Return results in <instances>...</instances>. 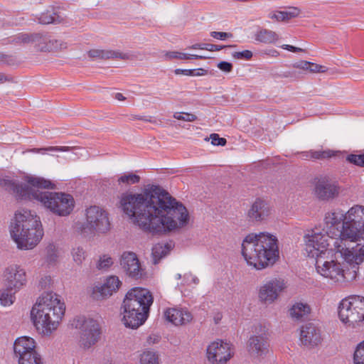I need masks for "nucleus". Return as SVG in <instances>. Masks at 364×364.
<instances>
[{"instance_id": "f257e3e1", "label": "nucleus", "mask_w": 364, "mask_h": 364, "mask_svg": "<svg viewBox=\"0 0 364 364\" xmlns=\"http://www.w3.org/2000/svg\"><path fill=\"white\" fill-rule=\"evenodd\" d=\"M120 206L134 225L153 235L178 230L190 220L186 206L159 186L152 185L140 193H122Z\"/></svg>"}, {"instance_id": "f03ea898", "label": "nucleus", "mask_w": 364, "mask_h": 364, "mask_svg": "<svg viewBox=\"0 0 364 364\" xmlns=\"http://www.w3.org/2000/svg\"><path fill=\"white\" fill-rule=\"evenodd\" d=\"M242 255L257 269L272 265L279 259L278 240L267 232L249 234L243 240Z\"/></svg>"}, {"instance_id": "7ed1b4c3", "label": "nucleus", "mask_w": 364, "mask_h": 364, "mask_svg": "<svg viewBox=\"0 0 364 364\" xmlns=\"http://www.w3.org/2000/svg\"><path fill=\"white\" fill-rule=\"evenodd\" d=\"M346 213L343 237L357 244L350 249L337 245V242L334 245L347 263L360 264L364 261V206L355 205Z\"/></svg>"}, {"instance_id": "20e7f679", "label": "nucleus", "mask_w": 364, "mask_h": 364, "mask_svg": "<svg viewBox=\"0 0 364 364\" xmlns=\"http://www.w3.org/2000/svg\"><path fill=\"white\" fill-rule=\"evenodd\" d=\"M153 301V296L148 289L140 287L130 289L121 306L124 324L133 329L141 326L149 317Z\"/></svg>"}, {"instance_id": "39448f33", "label": "nucleus", "mask_w": 364, "mask_h": 364, "mask_svg": "<svg viewBox=\"0 0 364 364\" xmlns=\"http://www.w3.org/2000/svg\"><path fill=\"white\" fill-rule=\"evenodd\" d=\"M11 236L19 249L33 248L43 235L39 217L28 210L17 211L10 227Z\"/></svg>"}, {"instance_id": "423d86ee", "label": "nucleus", "mask_w": 364, "mask_h": 364, "mask_svg": "<svg viewBox=\"0 0 364 364\" xmlns=\"http://www.w3.org/2000/svg\"><path fill=\"white\" fill-rule=\"evenodd\" d=\"M32 200H36L53 214L65 217L69 215L75 207L73 197L63 192H50L34 190Z\"/></svg>"}, {"instance_id": "0eeeda50", "label": "nucleus", "mask_w": 364, "mask_h": 364, "mask_svg": "<svg viewBox=\"0 0 364 364\" xmlns=\"http://www.w3.org/2000/svg\"><path fill=\"white\" fill-rule=\"evenodd\" d=\"M329 255H320L315 259L316 269L319 274L335 283H342L355 278L356 269H358L359 264H350L353 269V272L351 274L346 272L341 263L333 259H328Z\"/></svg>"}, {"instance_id": "6e6552de", "label": "nucleus", "mask_w": 364, "mask_h": 364, "mask_svg": "<svg viewBox=\"0 0 364 364\" xmlns=\"http://www.w3.org/2000/svg\"><path fill=\"white\" fill-rule=\"evenodd\" d=\"M28 184L16 183L9 179H1L0 186L6 191L16 194V196L22 200H32V196L36 188L54 189L55 185L50 180L38 176H26Z\"/></svg>"}, {"instance_id": "1a4fd4ad", "label": "nucleus", "mask_w": 364, "mask_h": 364, "mask_svg": "<svg viewBox=\"0 0 364 364\" xmlns=\"http://www.w3.org/2000/svg\"><path fill=\"white\" fill-rule=\"evenodd\" d=\"M338 316L343 323L353 327L364 321V297L355 295L343 299Z\"/></svg>"}, {"instance_id": "9d476101", "label": "nucleus", "mask_w": 364, "mask_h": 364, "mask_svg": "<svg viewBox=\"0 0 364 364\" xmlns=\"http://www.w3.org/2000/svg\"><path fill=\"white\" fill-rule=\"evenodd\" d=\"M73 326L80 329L78 343L82 348L89 349L100 340L102 329L97 321L77 317L73 321Z\"/></svg>"}, {"instance_id": "9b49d317", "label": "nucleus", "mask_w": 364, "mask_h": 364, "mask_svg": "<svg viewBox=\"0 0 364 364\" xmlns=\"http://www.w3.org/2000/svg\"><path fill=\"white\" fill-rule=\"evenodd\" d=\"M328 238L331 235L326 233L325 229L311 230L304 236L305 251L308 257L317 259L320 255H331V250L328 249Z\"/></svg>"}, {"instance_id": "f8f14e48", "label": "nucleus", "mask_w": 364, "mask_h": 364, "mask_svg": "<svg viewBox=\"0 0 364 364\" xmlns=\"http://www.w3.org/2000/svg\"><path fill=\"white\" fill-rule=\"evenodd\" d=\"M110 226L109 215L106 210L97 205L87 208L84 232L87 230L90 233H106L110 230Z\"/></svg>"}, {"instance_id": "ddd939ff", "label": "nucleus", "mask_w": 364, "mask_h": 364, "mask_svg": "<svg viewBox=\"0 0 364 364\" xmlns=\"http://www.w3.org/2000/svg\"><path fill=\"white\" fill-rule=\"evenodd\" d=\"M35 341L29 337H21L14 344V353L18 364H43L41 355L35 350Z\"/></svg>"}, {"instance_id": "4468645a", "label": "nucleus", "mask_w": 364, "mask_h": 364, "mask_svg": "<svg viewBox=\"0 0 364 364\" xmlns=\"http://www.w3.org/2000/svg\"><path fill=\"white\" fill-rule=\"evenodd\" d=\"M40 302L45 301L48 304V310H45L49 313V316H53L52 322L48 324V330H55L58 328L60 321L63 318L65 306L61 302L60 296L52 291L45 292L38 299Z\"/></svg>"}, {"instance_id": "2eb2a0df", "label": "nucleus", "mask_w": 364, "mask_h": 364, "mask_svg": "<svg viewBox=\"0 0 364 364\" xmlns=\"http://www.w3.org/2000/svg\"><path fill=\"white\" fill-rule=\"evenodd\" d=\"M346 220V213L340 208L327 212L324 217L325 228L323 229L326 233L331 235V239L338 237L341 242L346 240L343 237Z\"/></svg>"}, {"instance_id": "dca6fc26", "label": "nucleus", "mask_w": 364, "mask_h": 364, "mask_svg": "<svg viewBox=\"0 0 364 364\" xmlns=\"http://www.w3.org/2000/svg\"><path fill=\"white\" fill-rule=\"evenodd\" d=\"M120 266L125 274L134 280L146 278V269L141 265L136 253L124 252L120 257Z\"/></svg>"}, {"instance_id": "f3484780", "label": "nucleus", "mask_w": 364, "mask_h": 364, "mask_svg": "<svg viewBox=\"0 0 364 364\" xmlns=\"http://www.w3.org/2000/svg\"><path fill=\"white\" fill-rule=\"evenodd\" d=\"M48 310V304L38 299L31 311V320L38 331L43 335H50L54 330H48L49 323L52 322L53 316L45 311Z\"/></svg>"}, {"instance_id": "a211bd4d", "label": "nucleus", "mask_w": 364, "mask_h": 364, "mask_svg": "<svg viewBox=\"0 0 364 364\" xmlns=\"http://www.w3.org/2000/svg\"><path fill=\"white\" fill-rule=\"evenodd\" d=\"M286 287V284L283 279H271L260 287L259 299L263 303L272 304Z\"/></svg>"}, {"instance_id": "6ab92c4d", "label": "nucleus", "mask_w": 364, "mask_h": 364, "mask_svg": "<svg viewBox=\"0 0 364 364\" xmlns=\"http://www.w3.org/2000/svg\"><path fill=\"white\" fill-rule=\"evenodd\" d=\"M232 356L230 344L223 341H214L207 348V358L213 364L226 363Z\"/></svg>"}, {"instance_id": "aec40b11", "label": "nucleus", "mask_w": 364, "mask_h": 364, "mask_svg": "<svg viewBox=\"0 0 364 364\" xmlns=\"http://www.w3.org/2000/svg\"><path fill=\"white\" fill-rule=\"evenodd\" d=\"M314 192L320 200H328L338 196L340 187L336 181L326 176L321 177L315 183Z\"/></svg>"}, {"instance_id": "412c9836", "label": "nucleus", "mask_w": 364, "mask_h": 364, "mask_svg": "<svg viewBox=\"0 0 364 364\" xmlns=\"http://www.w3.org/2000/svg\"><path fill=\"white\" fill-rule=\"evenodd\" d=\"M5 286L18 291L26 285V274L25 270L18 265L7 267L4 274Z\"/></svg>"}, {"instance_id": "4be33fe9", "label": "nucleus", "mask_w": 364, "mask_h": 364, "mask_svg": "<svg viewBox=\"0 0 364 364\" xmlns=\"http://www.w3.org/2000/svg\"><path fill=\"white\" fill-rule=\"evenodd\" d=\"M122 284L117 276H111L107 278L103 284H97L93 287L91 296L95 300H103L116 292Z\"/></svg>"}, {"instance_id": "5701e85b", "label": "nucleus", "mask_w": 364, "mask_h": 364, "mask_svg": "<svg viewBox=\"0 0 364 364\" xmlns=\"http://www.w3.org/2000/svg\"><path fill=\"white\" fill-rule=\"evenodd\" d=\"M322 340L321 330L313 323L302 326L300 331V341L308 347L313 348L321 343Z\"/></svg>"}, {"instance_id": "b1692460", "label": "nucleus", "mask_w": 364, "mask_h": 364, "mask_svg": "<svg viewBox=\"0 0 364 364\" xmlns=\"http://www.w3.org/2000/svg\"><path fill=\"white\" fill-rule=\"evenodd\" d=\"M270 205L265 200L257 198L251 205L247 216L250 222L258 223L266 220L271 215Z\"/></svg>"}, {"instance_id": "393cba45", "label": "nucleus", "mask_w": 364, "mask_h": 364, "mask_svg": "<svg viewBox=\"0 0 364 364\" xmlns=\"http://www.w3.org/2000/svg\"><path fill=\"white\" fill-rule=\"evenodd\" d=\"M268 338L266 333L252 336L247 343V350L252 357L259 358L268 351Z\"/></svg>"}, {"instance_id": "a878e982", "label": "nucleus", "mask_w": 364, "mask_h": 364, "mask_svg": "<svg viewBox=\"0 0 364 364\" xmlns=\"http://www.w3.org/2000/svg\"><path fill=\"white\" fill-rule=\"evenodd\" d=\"M164 315L167 321L175 326L186 325L193 319L191 313L184 308H168Z\"/></svg>"}, {"instance_id": "bb28decb", "label": "nucleus", "mask_w": 364, "mask_h": 364, "mask_svg": "<svg viewBox=\"0 0 364 364\" xmlns=\"http://www.w3.org/2000/svg\"><path fill=\"white\" fill-rule=\"evenodd\" d=\"M32 41L37 42L38 49L43 52L61 50L67 48L65 43L39 33L34 34Z\"/></svg>"}, {"instance_id": "cd10ccee", "label": "nucleus", "mask_w": 364, "mask_h": 364, "mask_svg": "<svg viewBox=\"0 0 364 364\" xmlns=\"http://www.w3.org/2000/svg\"><path fill=\"white\" fill-rule=\"evenodd\" d=\"M88 55L91 58L108 60V59H122L129 60L131 55L129 53H122L117 50L92 49L88 52Z\"/></svg>"}, {"instance_id": "c85d7f7f", "label": "nucleus", "mask_w": 364, "mask_h": 364, "mask_svg": "<svg viewBox=\"0 0 364 364\" xmlns=\"http://www.w3.org/2000/svg\"><path fill=\"white\" fill-rule=\"evenodd\" d=\"M311 307L308 304L296 302L289 309L291 318L295 321L301 322L309 318Z\"/></svg>"}, {"instance_id": "c756f323", "label": "nucleus", "mask_w": 364, "mask_h": 364, "mask_svg": "<svg viewBox=\"0 0 364 364\" xmlns=\"http://www.w3.org/2000/svg\"><path fill=\"white\" fill-rule=\"evenodd\" d=\"M63 17L55 11L54 7H50L43 12L38 18V21L41 24H58L63 22Z\"/></svg>"}, {"instance_id": "7c9ffc66", "label": "nucleus", "mask_w": 364, "mask_h": 364, "mask_svg": "<svg viewBox=\"0 0 364 364\" xmlns=\"http://www.w3.org/2000/svg\"><path fill=\"white\" fill-rule=\"evenodd\" d=\"M164 60L168 61L172 60L173 59L177 60H205L207 58L205 56L194 55V54H188L179 51H166L164 54Z\"/></svg>"}, {"instance_id": "2f4dec72", "label": "nucleus", "mask_w": 364, "mask_h": 364, "mask_svg": "<svg viewBox=\"0 0 364 364\" xmlns=\"http://www.w3.org/2000/svg\"><path fill=\"white\" fill-rule=\"evenodd\" d=\"M301 10L297 7H290L287 11H279L269 16L278 21H287L299 16Z\"/></svg>"}, {"instance_id": "473e14b6", "label": "nucleus", "mask_w": 364, "mask_h": 364, "mask_svg": "<svg viewBox=\"0 0 364 364\" xmlns=\"http://www.w3.org/2000/svg\"><path fill=\"white\" fill-rule=\"evenodd\" d=\"M171 248V245L168 243H158L154 245L151 252L153 263L158 264L160 259L169 252Z\"/></svg>"}, {"instance_id": "72a5a7b5", "label": "nucleus", "mask_w": 364, "mask_h": 364, "mask_svg": "<svg viewBox=\"0 0 364 364\" xmlns=\"http://www.w3.org/2000/svg\"><path fill=\"white\" fill-rule=\"evenodd\" d=\"M279 39V36L271 30L260 29L255 34V40L266 44L274 43Z\"/></svg>"}, {"instance_id": "f704fd0d", "label": "nucleus", "mask_w": 364, "mask_h": 364, "mask_svg": "<svg viewBox=\"0 0 364 364\" xmlns=\"http://www.w3.org/2000/svg\"><path fill=\"white\" fill-rule=\"evenodd\" d=\"M15 291L14 289H10L6 287L5 289H0V301L4 306H9L14 302L15 300Z\"/></svg>"}, {"instance_id": "c9c22d12", "label": "nucleus", "mask_w": 364, "mask_h": 364, "mask_svg": "<svg viewBox=\"0 0 364 364\" xmlns=\"http://www.w3.org/2000/svg\"><path fill=\"white\" fill-rule=\"evenodd\" d=\"M141 364H159V355L152 350L143 352L140 357Z\"/></svg>"}, {"instance_id": "e433bc0d", "label": "nucleus", "mask_w": 364, "mask_h": 364, "mask_svg": "<svg viewBox=\"0 0 364 364\" xmlns=\"http://www.w3.org/2000/svg\"><path fill=\"white\" fill-rule=\"evenodd\" d=\"M176 75H184L187 76H202L208 73V70L203 68L198 69H181L177 68L174 70Z\"/></svg>"}, {"instance_id": "4c0bfd02", "label": "nucleus", "mask_w": 364, "mask_h": 364, "mask_svg": "<svg viewBox=\"0 0 364 364\" xmlns=\"http://www.w3.org/2000/svg\"><path fill=\"white\" fill-rule=\"evenodd\" d=\"M139 181L140 176L130 172L121 176L117 180L119 184L124 183L127 185L136 184L139 183Z\"/></svg>"}, {"instance_id": "58836bf2", "label": "nucleus", "mask_w": 364, "mask_h": 364, "mask_svg": "<svg viewBox=\"0 0 364 364\" xmlns=\"http://www.w3.org/2000/svg\"><path fill=\"white\" fill-rule=\"evenodd\" d=\"M46 261L49 265H53L58 260V255L54 245L50 244L46 247Z\"/></svg>"}, {"instance_id": "ea45409f", "label": "nucleus", "mask_w": 364, "mask_h": 364, "mask_svg": "<svg viewBox=\"0 0 364 364\" xmlns=\"http://www.w3.org/2000/svg\"><path fill=\"white\" fill-rule=\"evenodd\" d=\"M73 148L70 146H48L44 148H34L31 150L33 153L45 154L46 151H70Z\"/></svg>"}, {"instance_id": "a19ab883", "label": "nucleus", "mask_w": 364, "mask_h": 364, "mask_svg": "<svg viewBox=\"0 0 364 364\" xmlns=\"http://www.w3.org/2000/svg\"><path fill=\"white\" fill-rule=\"evenodd\" d=\"M113 263V259L109 255H104L100 257L97 268L100 270H107Z\"/></svg>"}, {"instance_id": "79ce46f5", "label": "nucleus", "mask_w": 364, "mask_h": 364, "mask_svg": "<svg viewBox=\"0 0 364 364\" xmlns=\"http://www.w3.org/2000/svg\"><path fill=\"white\" fill-rule=\"evenodd\" d=\"M354 364H364V341L359 343L353 355Z\"/></svg>"}, {"instance_id": "37998d69", "label": "nucleus", "mask_w": 364, "mask_h": 364, "mask_svg": "<svg viewBox=\"0 0 364 364\" xmlns=\"http://www.w3.org/2000/svg\"><path fill=\"white\" fill-rule=\"evenodd\" d=\"M73 260L77 264H81L86 257V252L81 247H73L72 251Z\"/></svg>"}, {"instance_id": "c03bdc74", "label": "nucleus", "mask_w": 364, "mask_h": 364, "mask_svg": "<svg viewBox=\"0 0 364 364\" xmlns=\"http://www.w3.org/2000/svg\"><path fill=\"white\" fill-rule=\"evenodd\" d=\"M346 161L355 166L364 167V154H351L347 156Z\"/></svg>"}, {"instance_id": "a18cd8bd", "label": "nucleus", "mask_w": 364, "mask_h": 364, "mask_svg": "<svg viewBox=\"0 0 364 364\" xmlns=\"http://www.w3.org/2000/svg\"><path fill=\"white\" fill-rule=\"evenodd\" d=\"M334 155L331 150L326 151H314L311 152V157L316 159H322L331 158Z\"/></svg>"}, {"instance_id": "49530a36", "label": "nucleus", "mask_w": 364, "mask_h": 364, "mask_svg": "<svg viewBox=\"0 0 364 364\" xmlns=\"http://www.w3.org/2000/svg\"><path fill=\"white\" fill-rule=\"evenodd\" d=\"M173 117L186 122H194L197 119V117L195 114L185 112H176L173 114Z\"/></svg>"}, {"instance_id": "de8ad7c7", "label": "nucleus", "mask_w": 364, "mask_h": 364, "mask_svg": "<svg viewBox=\"0 0 364 364\" xmlns=\"http://www.w3.org/2000/svg\"><path fill=\"white\" fill-rule=\"evenodd\" d=\"M232 56L235 59L250 60L252 57V53L250 50H245L240 52H234Z\"/></svg>"}, {"instance_id": "09e8293b", "label": "nucleus", "mask_w": 364, "mask_h": 364, "mask_svg": "<svg viewBox=\"0 0 364 364\" xmlns=\"http://www.w3.org/2000/svg\"><path fill=\"white\" fill-rule=\"evenodd\" d=\"M234 47H236V46L235 45L219 46V45H215V44H211V43H205V46L203 48H205L204 50H206L208 51H219L225 48H234Z\"/></svg>"}, {"instance_id": "8fccbe9b", "label": "nucleus", "mask_w": 364, "mask_h": 364, "mask_svg": "<svg viewBox=\"0 0 364 364\" xmlns=\"http://www.w3.org/2000/svg\"><path fill=\"white\" fill-rule=\"evenodd\" d=\"M210 35L211 37L218 40H225L226 38H232L233 36L232 33H231L220 31H211L210 33Z\"/></svg>"}, {"instance_id": "3c124183", "label": "nucleus", "mask_w": 364, "mask_h": 364, "mask_svg": "<svg viewBox=\"0 0 364 364\" xmlns=\"http://www.w3.org/2000/svg\"><path fill=\"white\" fill-rule=\"evenodd\" d=\"M212 144L217 146H225L227 141L225 138H220L218 134H212L210 135Z\"/></svg>"}, {"instance_id": "603ef678", "label": "nucleus", "mask_w": 364, "mask_h": 364, "mask_svg": "<svg viewBox=\"0 0 364 364\" xmlns=\"http://www.w3.org/2000/svg\"><path fill=\"white\" fill-rule=\"evenodd\" d=\"M217 67L221 70L222 71H224L225 73H230L232 70L233 66L232 64L227 62V61H221L220 62Z\"/></svg>"}, {"instance_id": "864d4df0", "label": "nucleus", "mask_w": 364, "mask_h": 364, "mask_svg": "<svg viewBox=\"0 0 364 364\" xmlns=\"http://www.w3.org/2000/svg\"><path fill=\"white\" fill-rule=\"evenodd\" d=\"M52 278L49 275H46L43 277H41L40 282H39V286L41 289H46L47 287H49L50 284H52Z\"/></svg>"}, {"instance_id": "5fc2aeb1", "label": "nucleus", "mask_w": 364, "mask_h": 364, "mask_svg": "<svg viewBox=\"0 0 364 364\" xmlns=\"http://www.w3.org/2000/svg\"><path fill=\"white\" fill-rule=\"evenodd\" d=\"M323 66L318 65L316 63H310V66L308 70H310V72L312 73H320V72H324V70H323Z\"/></svg>"}, {"instance_id": "6e6d98bb", "label": "nucleus", "mask_w": 364, "mask_h": 364, "mask_svg": "<svg viewBox=\"0 0 364 364\" xmlns=\"http://www.w3.org/2000/svg\"><path fill=\"white\" fill-rule=\"evenodd\" d=\"M294 68H300L303 70H308L310 66V62L301 60L294 64Z\"/></svg>"}, {"instance_id": "4d7b16f0", "label": "nucleus", "mask_w": 364, "mask_h": 364, "mask_svg": "<svg viewBox=\"0 0 364 364\" xmlns=\"http://www.w3.org/2000/svg\"><path fill=\"white\" fill-rule=\"evenodd\" d=\"M130 120H141L144 122H154V120H152V117H145V116H140V115H131L129 117Z\"/></svg>"}, {"instance_id": "13d9d810", "label": "nucleus", "mask_w": 364, "mask_h": 364, "mask_svg": "<svg viewBox=\"0 0 364 364\" xmlns=\"http://www.w3.org/2000/svg\"><path fill=\"white\" fill-rule=\"evenodd\" d=\"M33 36L34 35H33L31 36V39H30L29 36L27 34H21L20 36L18 37V39L21 42L27 43L30 41H32Z\"/></svg>"}, {"instance_id": "bf43d9fd", "label": "nucleus", "mask_w": 364, "mask_h": 364, "mask_svg": "<svg viewBox=\"0 0 364 364\" xmlns=\"http://www.w3.org/2000/svg\"><path fill=\"white\" fill-rule=\"evenodd\" d=\"M204 46H205V43H195V44L189 46L188 48L193 49V50H196V49L204 50V48H203Z\"/></svg>"}, {"instance_id": "052dcab7", "label": "nucleus", "mask_w": 364, "mask_h": 364, "mask_svg": "<svg viewBox=\"0 0 364 364\" xmlns=\"http://www.w3.org/2000/svg\"><path fill=\"white\" fill-rule=\"evenodd\" d=\"M281 48L284 50H287L289 51L294 52V53H296V47L291 46V45L284 44V45H282L281 46Z\"/></svg>"}, {"instance_id": "680f3d73", "label": "nucleus", "mask_w": 364, "mask_h": 364, "mask_svg": "<svg viewBox=\"0 0 364 364\" xmlns=\"http://www.w3.org/2000/svg\"><path fill=\"white\" fill-rule=\"evenodd\" d=\"M115 98L119 101H123L126 99L125 97H124V95L119 92L115 94Z\"/></svg>"}, {"instance_id": "e2e57ef3", "label": "nucleus", "mask_w": 364, "mask_h": 364, "mask_svg": "<svg viewBox=\"0 0 364 364\" xmlns=\"http://www.w3.org/2000/svg\"><path fill=\"white\" fill-rule=\"evenodd\" d=\"M6 77L3 73H0V82L2 83L5 81H6Z\"/></svg>"}, {"instance_id": "0e129e2a", "label": "nucleus", "mask_w": 364, "mask_h": 364, "mask_svg": "<svg viewBox=\"0 0 364 364\" xmlns=\"http://www.w3.org/2000/svg\"><path fill=\"white\" fill-rule=\"evenodd\" d=\"M7 55L0 53V62L5 61Z\"/></svg>"}, {"instance_id": "69168bd1", "label": "nucleus", "mask_w": 364, "mask_h": 364, "mask_svg": "<svg viewBox=\"0 0 364 364\" xmlns=\"http://www.w3.org/2000/svg\"><path fill=\"white\" fill-rule=\"evenodd\" d=\"M302 51H304V50H303V49H301V48H297V47H296V53H297V52H302Z\"/></svg>"}, {"instance_id": "338daca9", "label": "nucleus", "mask_w": 364, "mask_h": 364, "mask_svg": "<svg viewBox=\"0 0 364 364\" xmlns=\"http://www.w3.org/2000/svg\"><path fill=\"white\" fill-rule=\"evenodd\" d=\"M193 281H194L195 283L197 284L198 282V279L195 278V279H193Z\"/></svg>"}, {"instance_id": "774afa93", "label": "nucleus", "mask_w": 364, "mask_h": 364, "mask_svg": "<svg viewBox=\"0 0 364 364\" xmlns=\"http://www.w3.org/2000/svg\"><path fill=\"white\" fill-rule=\"evenodd\" d=\"M176 277H177V279H181V275L180 274H178L176 275Z\"/></svg>"}]
</instances>
